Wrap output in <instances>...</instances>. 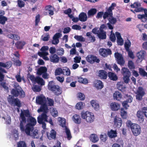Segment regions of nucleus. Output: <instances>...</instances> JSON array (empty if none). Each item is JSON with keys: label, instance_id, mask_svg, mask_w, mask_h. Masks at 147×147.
<instances>
[{"label": "nucleus", "instance_id": "1", "mask_svg": "<svg viewBox=\"0 0 147 147\" xmlns=\"http://www.w3.org/2000/svg\"><path fill=\"white\" fill-rule=\"evenodd\" d=\"M30 116V113L28 110H24L23 111L21 110L20 115V129L21 131H25L28 134H30V131L31 129H34V127L36 123V119L31 116L30 118L27 119L28 123L26 125L25 128L24 125L26 122V119L25 117H28Z\"/></svg>", "mask_w": 147, "mask_h": 147}, {"label": "nucleus", "instance_id": "2", "mask_svg": "<svg viewBox=\"0 0 147 147\" xmlns=\"http://www.w3.org/2000/svg\"><path fill=\"white\" fill-rule=\"evenodd\" d=\"M127 126L130 127L132 133L134 135L136 136L139 135L141 131L140 126L136 123H131L130 121L127 123Z\"/></svg>", "mask_w": 147, "mask_h": 147}, {"label": "nucleus", "instance_id": "3", "mask_svg": "<svg viewBox=\"0 0 147 147\" xmlns=\"http://www.w3.org/2000/svg\"><path fill=\"white\" fill-rule=\"evenodd\" d=\"M48 86L49 89L54 92L55 95H59L61 94L62 93L61 88L58 85H54L53 81L49 82Z\"/></svg>", "mask_w": 147, "mask_h": 147}, {"label": "nucleus", "instance_id": "4", "mask_svg": "<svg viewBox=\"0 0 147 147\" xmlns=\"http://www.w3.org/2000/svg\"><path fill=\"white\" fill-rule=\"evenodd\" d=\"M81 115L82 118L85 119L88 122L92 123L93 122L94 120V116L93 113L88 111L84 112L82 111L81 113Z\"/></svg>", "mask_w": 147, "mask_h": 147}, {"label": "nucleus", "instance_id": "5", "mask_svg": "<svg viewBox=\"0 0 147 147\" xmlns=\"http://www.w3.org/2000/svg\"><path fill=\"white\" fill-rule=\"evenodd\" d=\"M9 102L11 104H14L15 105L18 107L16 109L18 112L19 113L20 111L19 108L22 106L21 103L20 101L17 98H14L11 95H9L7 98Z\"/></svg>", "mask_w": 147, "mask_h": 147}, {"label": "nucleus", "instance_id": "6", "mask_svg": "<svg viewBox=\"0 0 147 147\" xmlns=\"http://www.w3.org/2000/svg\"><path fill=\"white\" fill-rule=\"evenodd\" d=\"M121 73L123 76V79L124 82L126 84L129 83L131 75V73L129 69L127 68L123 67L121 69Z\"/></svg>", "mask_w": 147, "mask_h": 147}, {"label": "nucleus", "instance_id": "7", "mask_svg": "<svg viewBox=\"0 0 147 147\" xmlns=\"http://www.w3.org/2000/svg\"><path fill=\"white\" fill-rule=\"evenodd\" d=\"M11 92L13 97L14 96L17 97L19 96L21 97H24L25 95L24 91L20 87L18 86L12 89Z\"/></svg>", "mask_w": 147, "mask_h": 147}, {"label": "nucleus", "instance_id": "8", "mask_svg": "<svg viewBox=\"0 0 147 147\" xmlns=\"http://www.w3.org/2000/svg\"><path fill=\"white\" fill-rule=\"evenodd\" d=\"M48 117L45 113L42 114L37 118V121L40 124H42V127L44 129H46V124L45 122H48Z\"/></svg>", "mask_w": 147, "mask_h": 147}, {"label": "nucleus", "instance_id": "9", "mask_svg": "<svg viewBox=\"0 0 147 147\" xmlns=\"http://www.w3.org/2000/svg\"><path fill=\"white\" fill-rule=\"evenodd\" d=\"M114 55L118 64L121 66L124 65L125 63V61L122 55L117 52H115L114 54Z\"/></svg>", "mask_w": 147, "mask_h": 147}, {"label": "nucleus", "instance_id": "10", "mask_svg": "<svg viewBox=\"0 0 147 147\" xmlns=\"http://www.w3.org/2000/svg\"><path fill=\"white\" fill-rule=\"evenodd\" d=\"M136 94V99L138 100H141L145 94V92L142 87L139 86L138 87Z\"/></svg>", "mask_w": 147, "mask_h": 147}, {"label": "nucleus", "instance_id": "11", "mask_svg": "<svg viewBox=\"0 0 147 147\" xmlns=\"http://www.w3.org/2000/svg\"><path fill=\"white\" fill-rule=\"evenodd\" d=\"M141 6V4L138 2H135L133 4H131L130 7L131 8H135L134 11L136 12H139L143 11L144 8L140 7Z\"/></svg>", "mask_w": 147, "mask_h": 147}, {"label": "nucleus", "instance_id": "12", "mask_svg": "<svg viewBox=\"0 0 147 147\" xmlns=\"http://www.w3.org/2000/svg\"><path fill=\"white\" fill-rule=\"evenodd\" d=\"M86 61L92 64L94 62L99 63L100 61L99 59L92 55H88L86 58Z\"/></svg>", "mask_w": 147, "mask_h": 147}, {"label": "nucleus", "instance_id": "13", "mask_svg": "<svg viewBox=\"0 0 147 147\" xmlns=\"http://www.w3.org/2000/svg\"><path fill=\"white\" fill-rule=\"evenodd\" d=\"M100 54L104 57H107L108 55L112 54V52L109 49H105V48H100L99 50Z\"/></svg>", "mask_w": 147, "mask_h": 147}, {"label": "nucleus", "instance_id": "14", "mask_svg": "<svg viewBox=\"0 0 147 147\" xmlns=\"http://www.w3.org/2000/svg\"><path fill=\"white\" fill-rule=\"evenodd\" d=\"M22 132H24L27 136H31L33 138L38 139L39 138V136L38 134V131L37 130L34 129H31L30 131V134H27L25 131H21Z\"/></svg>", "mask_w": 147, "mask_h": 147}, {"label": "nucleus", "instance_id": "15", "mask_svg": "<svg viewBox=\"0 0 147 147\" xmlns=\"http://www.w3.org/2000/svg\"><path fill=\"white\" fill-rule=\"evenodd\" d=\"M36 102L39 105L46 103V97L43 95L38 96L36 98Z\"/></svg>", "mask_w": 147, "mask_h": 147}, {"label": "nucleus", "instance_id": "16", "mask_svg": "<svg viewBox=\"0 0 147 147\" xmlns=\"http://www.w3.org/2000/svg\"><path fill=\"white\" fill-rule=\"evenodd\" d=\"M136 116L139 122L142 123L144 121V116L141 110L138 111L136 113Z\"/></svg>", "mask_w": 147, "mask_h": 147}, {"label": "nucleus", "instance_id": "17", "mask_svg": "<svg viewBox=\"0 0 147 147\" xmlns=\"http://www.w3.org/2000/svg\"><path fill=\"white\" fill-rule=\"evenodd\" d=\"M61 34L60 33H56L53 37L52 43L55 45L57 44L59 42V38L61 37Z\"/></svg>", "mask_w": 147, "mask_h": 147}, {"label": "nucleus", "instance_id": "18", "mask_svg": "<svg viewBox=\"0 0 147 147\" xmlns=\"http://www.w3.org/2000/svg\"><path fill=\"white\" fill-rule=\"evenodd\" d=\"M143 11L144 14H138L137 16V17L138 19L140 20L142 22H145L147 21V9H144Z\"/></svg>", "mask_w": 147, "mask_h": 147}, {"label": "nucleus", "instance_id": "19", "mask_svg": "<svg viewBox=\"0 0 147 147\" xmlns=\"http://www.w3.org/2000/svg\"><path fill=\"white\" fill-rule=\"evenodd\" d=\"M114 122L115 125L117 127L120 128L121 126L122 123V121L121 118L118 117L117 116H115Z\"/></svg>", "mask_w": 147, "mask_h": 147}, {"label": "nucleus", "instance_id": "20", "mask_svg": "<svg viewBox=\"0 0 147 147\" xmlns=\"http://www.w3.org/2000/svg\"><path fill=\"white\" fill-rule=\"evenodd\" d=\"M49 60L53 63H57L59 62V58L56 54H51L49 57Z\"/></svg>", "mask_w": 147, "mask_h": 147}, {"label": "nucleus", "instance_id": "21", "mask_svg": "<svg viewBox=\"0 0 147 147\" xmlns=\"http://www.w3.org/2000/svg\"><path fill=\"white\" fill-rule=\"evenodd\" d=\"M56 131L53 129H52L51 130L49 135L48 132L47 133V136L48 138L50 140H51L52 139H55L56 138Z\"/></svg>", "mask_w": 147, "mask_h": 147}, {"label": "nucleus", "instance_id": "22", "mask_svg": "<svg viewBox=\"0 0 147 147\" xmlns=\"http://www.w3.org/2000/svg\"><path fill=\"white\" fill-rule=\"evenodd\" d=\"M40 105H41L40 109L38 110L37 111L38 112H43L42 114L44 113H45L46 115H47V111L48 109L46 103Z\"/></svg>", "mask_w": 147, "mask_h": 147}, {"label": "nucleus", "instance_id": "23", "mask_svg": "<svg viewBox=\"0 0 147 147\" xmlns=\"http://www.w3.org/2000/svg\"><path fill=\"white\" fill-rule=\"evenodd\" d=\"M108 76L107 72L104 70H100L98 72V76L101 79H106Z\"/></svg>", "mask_w": 147, "mask_h": 147}, {"label": "nucleus", "instance_id": "24", "mask_svg": "<svg viewBox=\"0 0 147 147\" xmlns=\"http://www.w3.org/2000/svg\"><path fill=\"white\" fill-rule=\"evenodd\" d=\"M111 109L113 111H117L120 108V105L117 103L112 102L110 104Z\"/></svg>", "mask_w": 147, "mask_h": 147}, {"label": "nucleus", "instance_id": "25", "mask_svg": "<svg viewBox=\"0 0 147 147\" xmlns=\"http://www.w3.org/2000/svg\"><path fill=\"white\" fill-rule=\"evenodd\" d=\"M97 36L100 39H105L106 38V32L104 30H100L97 34Z\"/></svg>", "mask_w": 147, "mask_h": 147}, {"label": "nucleus", "instance_id": "26", "mask_svg": "<svg viewBox=\"0 0 147 147\" xmlns=\"http://www.w3.org/2000/svg\"><path fill=\"white\" fill-rule=\"evenodd\" d=\"M79 17L80 20L82 22L86 21L87 19V17L86 13L84 12H81L80 14Z\"/></svg>", "mask_w": 147, "mask_h": 147}, {"label": "nucleus", "instance_id": "27", "mask_svg": "<svg viewBox=\"0 0 147 147\" xmlns=\"http://www.w3.org/2000/svg\"><path fill=\"white\" fill-rule=\"evenodd\" d=\"M108 76L111 80L116 81L118 79V77L116 74L112 72H109L108 73Z\"/></svg>", "mask_w": 147, "mask_h": 147}, {"label": "nucleus", "instance_id": "28", "mask_svg": "<svg viewBox=\"0 0 147 147\" xmlns=\"http://www.w3.org/2000/svg\"><path fill=\"white\" fill-rule=\"evenodd\" d=\"M97 9L95 8H92L89 10L87 12L88 18L93 16L97 12Z\"/></svg>", "mask_w": 147, "mask_h": 147}, {"label": "nucleus", "instance_id": "29", "mask_svg": "<svg viewBox=\"0 0 147 147\" xmlns=\"http://www.w3.org/2000/svg\"><path fill=\"white\" fill-rule=\"evenodd\" d=\"M90 104L95 110L97 111L99 109V105L97 101L94 100H92L90 101Z\"/></svg>", "mask_w": 147, "mask_h": 147}, {"label": "nucleus", "instance_id": "30", "mask_svg": "<svg viewBox=\"0 0 147 147\" xmlns=\"http://www.w3.org/2000/svg\"><path fill=\"white\" fill-rule=\"evenodd\" d=\"M94 86L98 89H101L103 87L102 82L100 80H97L96 82L94 84Z\"/></svg>", "mask_w": 147, "mask_h": 147}, {"label": "nucleus", "instance_id": "31", "mask_svg": "<svg viewBox=\"0 0 147 147\" xmlns=\"http://www.w3.org/2000/svg\"><path fill=\"white\" fill-rule=\"evenodd\" d=\"M113 97L114 99L120 100L122 98V95L119 92L116 91L113 94Z\"/></svg>", "mask_w": 147, "mask_h": 147}, {"label": "nucleus", "instance_id": "32", "mask_svg": "<svg viewBox=\"0 0 147 147\" xmlns=\"http://www.w3.org/2000/svg\"><path fill=\"white\" fill-rule=\"evenodd\" d=\"M73 121L75 123L79 124L81 123V119L79 115L76 114L73 116Z\"/></svg>", "mask_w": 147, "mask_h": 147}, {"label": "nucleus", "instance_id": "33", "mask_svg": "<svg viewBox=\"0 0 147 147\" xmlns=\"http://www.w3.org/2000/svg\"><path fill=\"white\" fill-rule=\"evenodd\" d=\"M26 44V42L24 41H18L16 43L15 45L18 49H22Z\"/></svg>", "mask_w": 147, "mask_h": 147}, {"label": "nucleus", "instance_id": "34", "mask_svg": "<svg viewBox=\"0 0 147 147\" xmlns=\"http://www.w3.org/2000/svg\"><path fill=\"white\" fill-rule=\"evenodd\" d=\"M47 71V69L45 67H41L37 70V74L38 75H41L42 74L45 73Z\"/></svg>", "mask_w": 147, "mask_h": 147}, {"label": "nucleus", "instance_id": "35", "mask_svg": "<svg viewBox=\"0 0 147 147\" xmlns=\"http://www.w3.org/2000/svg\"><path fill=\"white\" fill-rule=\"evenodd\" d=\"M12 65V63L11 61H9L6 62L5 63L2 62L0 67L9 69L11 67Z\"/></svg>", "mask_w": 147, "mask_h": 147}, {"label": "nucleus", "instance_id": "36", "mask_svg": "<svg viewBox=\"0 0 147 147\" xmlns=\"http://www.w3.org/2000/svg\"><path fill=\"white\" fill-rule=\"evenodd\" d=\"M90 141L92 142L96 143L98 140V138L96 135L95 134H92L90 136Z\"/></svg>", "mask_w": 147, "mask_h": 147}, {"label": "nucleus", "instance_id": "37", "mask_svg": "<svg viewBox=\"0 0 147 147\" xmlns=\"http://www.w3.org/2000/svg\"><path fill=\"white\" fill-rule=\"evenodd\" d=\"M34 82L41 85H43L45 84V82L43 80L42 78H40L38 76L36 77Z\"/></svg>", "mask_w": 147, "mask_h": 147}, {"label": "nucleus", "instance_id": "38", "mask_svg": "<svg viewBox=\"0 0 147 147\" xmlns=\"http://www.w3.org/2000/svg\"><path fill=\"white\" fill-rule=\"evenodd\" d=\"M120 115L123 119H126L127 117V113L123 108H121V109Z\"/></svg>", "mask_w": 147, "mask_h": 147}, {"label": "nucleus", "instance_id": "39", "mask_svg": "<svg viewBox=\"0 0 147 147\" xmlns=\"http://www.w3.org/2000/svg\"><path fill=\"white\" fill-rule=\"evenodd\" d=\"M53 7L51 5L46 6L45 7L46 10H48L49 11V13L50 16H53L54 13L53 10L51 9Z\"/></svg>", "mask_w": 147, "mask_h": 147}, {"label": "nucleus", "instance_id": "40", "mask_svg": "<svg viewBox=\"0 0 147 147\" xmlns=\"http://www.w3.org/2000/svg\"><path fill=\"white\" fill-rule=\"evenodd\" d=\"M7 20V18L6 17L3 16L2 15H0V24L2 25H4L5 22Z\"/></svg>", "mask_w": 147, "mask_h": 147}, {"label": "nucleus", "instance_id": "41", "mask_svg": "<svg viewBox=\"0 0 147 147\" xmlns=\"http://www.w3.org/2000/svg\"><path fill=\"white\" fill-rule=\"evenodd\" d=\"M65 131L67 138L68 140H70L72 138V136L69 129L67 128V126L65 127Z\"/></svg>", "mask_w": 147, "mask_h": 147}, {"label": "nucleus", "instance_id": "42", "mask_svg": "<svg viewBox=\"0 0 147 147\" xmlns=\"http://www.w3.org/2000/svg\"><path fill=\"white\" fill-rule=\"evenodd\" d=\"M63 69L61 68H58L56 69L55 71V76L60 75L61 74H63Z\"/></svg>", "mask_w": 147, "mask_h": 147}, {"label": "nucleus", "instance_id": "43", "mask_svg": "<svg viewBox=\"0 0 147 147\" xmlns=\"http://www.w3.org/2000/svg\"><path fill=\"white\" fill-rule=\"evenodd\" d=\"M0 83V85L5 90H9L8 87L7 86L8 84L5 81H2Z\"/></svg>", "mask_w": 147, "mask_h": 147}, {"label": "nucleus", "instance_id": "44", "mask_svg": "<svg viewBox=\"0 0 147 147\" xmlns=\"http://www.w3.org/2000/svg\"><path fill=\"white\" fill-rule=\"evenodd\" d=\"M86 36L89 37V38H91L90 40L92 42H94L96 40L94 36L91 35V33L90 32H87L86 34Z\"/></svg>", "mask_w": 147, "mask_h": 147}, {"label": "nucleus", "instance_id": "45", "mask_svg": "<svg viewBox=\"0 0 147 147\" xmlns=\"http://www.w3.org/2000/svg\"><path fill=\"white\" fill-rule=\"evenodd\" d=\"M2 118L5 121V123L7 124H10L11 122V117L7 115V117H2Z\"/></svg>", "mask_w": 147, "mask_h": 147}, {"label": "nucleus", "instance_id": "46", "mask_svg": "<svg viewBox=\"0 0 147 147\" xmlns=\"http://www.w3.org/2000/svg\"><path fill=\"white\" fill-rule=\"evenodd\" d=\"M128 66L130 69H134L135 68V66L134 62L131 60H129L128 63Z\"/></svg>", "mask_w": 147, "mask_h": 147}, {"label": "nucleus", "instance_id": "47", "mask_svg": "<svg viewBox=\"0 0 147 147\" xmlns=\"http://www.w3.org/2000/svg\"><path fill=\"white\" fill-rule=\"evenodd\" d=\"M139 73L142 76L147 77V73L142 68L139 69Z\"/></svg>", "mask_w": 147, "mask_h": 147}, {"label": "nucleus", "instance_id": "48", "mask_svg": "<svg viewBox=\"0 0 147 147\" xmlns=\"http://www.w3.org/2000/svg\"><path fill=\"white\" fill-rule=\"evenodd\" d=\"M17 147H27L25 141H20L17 144Z\"/></svg>", "mask_w": 147, "mask_h": 147}, {"label": "nucleus", "instance_id": "49", "mask_svg": "<svg viewBox=\"0 0 147 147\" xmlns=\"http://www.w3.org/2000/svg\"><path fill=\"white\" fill-rule=\"evenodd\" d=\"M74 38L78 41L84 42L85 41V39L82 36L76 35L74 36Z\"/></svg>", "mask_w": 147, "mask_h": 147}, {"label": "nucleus", "instance_id": "50", "mask_svg": "<svg viewBox=\"0 0 147 147\" xmlns=\"http://www.w3.org/2000/svg\"><path fill=\"white\" fill-rule=\"evenodd\" d=\"M84 103L82 102H79L78 103L76 106V109L80 110L83 109Z\"/></svg>", "mask_w": 147, "mask_h": 147}, {"label": "nucleus", "instance_id": "51", "mask_svg": "<svg viewBox=\"0 0 147 147\" xmlns=\"http://www.w3.org/2000/svg\"><path fill=\"white\" fill-rule=\"evenodd\" d=\"M63 74L68 76L70 74V69L67 67H65V68L63 69Z\"/></svg>", "mask_w": 147, "mask_h": 147}, {"label": "nucleus", "instance_id": "52", "mask_svg": "<svg viewBox=\"0 0 147 147\" xmlns=\"http://www.w3.org/2000/svg\"><path fill=\"white\" fill-rule=\"evenodd\" d=\"M137 56L139 59H144V53L143 51H140L138 52L137 54Z\"/></svg>", "mask_w": 147, "mask_h": 147}, {"label": "nucleus", "instance_id": "53", "mask_svg": "<svg viewBox=\"0 0 147 147\" xmlns=\"http://www.w3.org/2000/svg\"><path fill=\"white\" fill-rule=\"evenodd\" d=\"M113 15V13L109 11H106L105 12L103 16V18L104 19H106L109 16L110 17L112 16Z\"/></svg>", "mask_w": 147, "mask_h": 147}, {"label": "nucleus", "instance_id": "54", "mask_svg": "<svg viewBox=\"0 0 147 147\" xmlns=\"http://www.w3.org/2000/svg\"><path fill=\"white\" fill-rule=\"evenodd\" d=\"M113 31H111V34L109 36V39L113 42H115L116 40V37L114 33H112Z\"/></svg>", "mask_w": 147, "mask_h": 147}, {"label": "nucleus", "instance_id": "55", "mask_svg": "<svg viewBox=\"0 0 147 147\" xmlns=\"http://www.w3.org/2000/svg\"><path fill=\"white\" fill-rule=\"evenodd\" d=\"M108 20L110 23L112 24H115L117 22L116 18H114L113 16L110 17L108 19Z\"/></svg>", "mask_w": 147, "mask_h": 147}, {"label": "nucleus", "instance_id": "56", "mask_svg": "<svg viewBox=\"0 0 147 147\" xmlns=\"http://www.w3.org/2000/svg\"><path fill=\"white\" fill-rule=\"evenodd\" d=\"M59 122L60 123V125L61 126L65 128V127L66 126L65 125V120L64 119L61 118Z\"/></svg>", "mask_w": 147, "mask_h": 147}, {"label": "nucleus", "instance_id": "57", "mask_svg": "<svg viewBox=\"0 0 147 147\" xmlns=\"http://www.w3.org/2000/svg\"><path fill=\"white\" fill-rule=\"evenodd\" d=\"M77 96L78 98L81 100H84L85 97L84 94L81 92L78 93Z\"/></svg>", "mask_w": 147, "mask_h": 147}, {"label": "nucleus", "instance_id": "58", "mask_svg": "<svg viewBox=\"0 0 147 147\" xmlns=\"http://www.w3.org/2000/svg\"><path fill=\"white\" fill-rule=\"evenodd\" d=\"M141 110L145 117L147 118V107H143Z\"/></svg>", "mask_w": 147, "mask_h": 147}, {"label": "nucleus", "instance_id": "59", "mask_svg": "<svg viewBox=\"0 0 147 147\" xmlns=\"http://www.w3.org/2000/svg\"><path fill=\"white\" fill-rule=\"evenodd\" d=\"M18 4L19 7L22 8L24 6L25 3L22 0H18Z\"/></svg>", "mask_w": 147, "mask_h": 147}, {"label": "nucleus", "instance_id": "60", "mask_svg": "<svg viewBox=\"0 0 147 147\" xmlns=\"http://www.w3.org/2000/svg\"><path fill=\"white\" fill-rule=\"evenodd\" d=\"M116 134V131L111 130L110 131L109 133V136L111 138H114L115 136V135Z\"/></svg>", "mask_w": 147, "mask_h": 147}, {"label": "nucleus", "instance_id": "61", "mask_svg": "<svg viewBox=\"0 0 147 147\" xmlns=\"http://www.w3.org/2000/svg\"><path fill=\"white\" fill-rule=\"evenodd\" d=\"M40 15L39 14L37 15L35 17V25L37 26L40 21Z\"/></svg>", "mask_w": 147, "mask_h": 147}, {"label": "nucleus", "instance_id": "62", "mask_svg": "<svg viewBox=\"0 0 147 147\" xmlns=\"http://www.w3.org/2000/svg\"><path fill=\"white\" fill-rule=\"evenodd\" d=\"M116 6V4L115 3H112L111 6L109 7L107 10L108 11H109L111 13H113L112 10L114 8V7Z\"/></svg>", "mask_w": 147, "mask_h": 147}, {"label": "nucleus", "instance_id": "63", "mask_svg": "<svg viewBox=\"0 0 147 147\" xmlns=\"http://www.w3.org/2000/svg\"><path fill=\"white\" fill-rule=\"evenodd\" d=\"M39 56L41 57H43L44 56H47L48 55V53L46 52H38V53Z\"/></svg>", "mask_w": 147, "mask_h": 147}, {"label": "nucleus", "instance_id": "64", "mask_svg": "<svg viewBox=\"0 0 147 147\" xmlns=\"http://www.w3.org/2000/svg\"><path fill=\"white\" fill-rule=\"evenodd\" d=\"M47 99L48 100L49 106H52L54 105V101L53 100L49 98H47Z\"/></svg>", "mask_w": 147, "mask_h": 147}]
</instances>
